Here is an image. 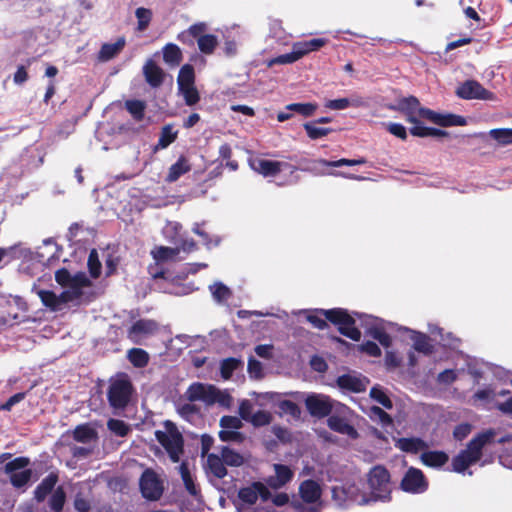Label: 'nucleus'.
I'll list each match as a JSON object with an SVG mask.
<instances>
[{"label": "nucleus", "instance_id": "nucleus-1", "mask_svg": "<svg viewBox=\"0 0 512 512\" xmlns=\"http://www.w3.org/2000/svg\"><path fill=\"white\" fill-rule=\"evenodd\" d=\"M392 109L403 113L406 120L413 124H419L420 119H426L440 126L464 125L465 120L461 116L452 114L442 115L420 105L419 100L414 96L403 97L397 100Z\"/></svg>", "mask_w": 512, "mask_h": 512}, {"label": "nucleus", "instance_id": "nucleus-2", "mask_svg": "<svg viewBox=\"0 0 512 512\" xmlns=\"http://www.w3.org/2000/svg\"><path fill=\"white\" fill-rule=\"evenodd\" d=\"M367 504L375 502H387L390 500L392 486L390 474L382 466H375L367 474V481L364 483Z\"/></svg>", "mask_w": 512, "mask_h": 512}, {"label": "nucleus", "instance_id": "nucleus-3", "mask_svg": "<svg viewBox=\"0 0 512 512\" xmlns=\"http://www.w3.org/2000/svg\"><path fill=\"white\" fill-rule=\"evenodd\" d=\"M496 432L493 429L486 430L475 436L452 461L453 469L456 472H464L469 466L480 460L482 449L490 444L495 438Z\"/></svg>", "mask_w": 512, "mask_h": 512}, {"label": "nucleus", "instance_id": "nucleus-4", "mask_svg": "<svg viewBox=\"0 0 512 512\" xmlns=\"http://www.w3.org/2000/svg\"><path fill=\"white\" fill-rule=\"evenodd\" d=\"M55 279L58 284L65 287V291L75 292L74 300L76 304H82L91 301L94 296L92 283L84 273L71 275L67 270L56 271Z\"/></svg>", "mask_w": 512, "mask_h": 512}, {"label": "nucleus", "instance_id": "nucleus-5", "mask_svg": "<svg viewBox=\"0 0 512 512\" xmlns=\"http://www.w3.org/2000/svg\"><path fill=\"white\" fill-rule=\"evenodd\" d=\"M364 482L346 481L332 487V501L339 508H348L353 504L368 505Z\"/></svg>", "mask_w": 512, "mask_h": 512}, {"label": "nucleus", "instance_id": "nucleus-6", "mask_svg": "<svg viewBox=\"0 0 512 512\" xmlns=\"http://www.w3.org/2000/svg\"><path fill=\"white\" fill-rule=\"evenodd\" d=\"M240 503L237 505L238 512H273L264 507H254L258 502H266L270 493L266 486L260 482L253 483L240 489L238 493Z\"/></svg>", "mask_w": 512, "mask_h": 512}, {"label": "nucleus", "instance_id": "nucleus-7", "mask_svg": "<svg viewBox=\"0 0 512 512\" xmlns=\"http://www.w3.org/2000/svg\"><path fill=\"white\" fill-rule=\"evenodd\" d=\"M354 413L344 404L337 403L335 412L327 419L328 427L350 439L358 438L359 434L353 424Z\"/></svg>", "mask_w": 512, "mask_h": 512}, {"label": "nucleus", "instance_id": "nucleus-8", "mask_svg": "<svg viewBox=\"0 0 512 512\" xmlns=\"http://www.w3.org/2000/svg\"><path fill=\"white\" fill-rule=\"evenodd\" d=\"M155 436L167 451L170 459L173 462H178L183 452V438L176 426L171 422H166L164 430H157Z\"/></svg>", "mask_w": 512, "mask_h": 512}, {"label": "nucleus", "instance_id": "nucleus-9", "mask_svg": "<svg viewBox=\"0 0 512 512\" xmlns=\"http://www.w3.org/2000/svg\"><path fill=\"white\" fill-rule=\"evenodd\" d=\"M132 393V385L126 375L111 379L108 390V399L113 408H124Z\"/></svg>", "mask_w": 512, "mask_h": 512}, {"label": "nucleus", "instance_id": "nucleus-10", "mask_svg": "<svg viewBox=\"0 0 512 512\" xmlns=\"http://www.w3.org/2000/svg\"><path fill=\"white\" fill-rule=\"evenodd\" d=\"M319 313L329 321L339 325V331L346 337L358 341L361 332L354 326L353 318L342 309L320 310Z\"/></svg>", "mask_w": 512, "mask_h": 512}, {"label": "nucleus", "instance_id": "nucleus-11", "mask_svg": "<svg viewBox=\"0 0 512 512\" xmlns=\"http://www.w3.org/2000/svg\"><path fill=\"white\" fill-rule=\"evenodd\" d=\"M301 499L311 504L309 508H301L299 512H320L323 505L321 502L322 490L318 482L314 480H305L299 486Z\"/></svg>", "mask_w": 512, "mask_h": 512}, {"label": "nucleus", "instance_id": "nucleus-12", "mask_svg": "<svg viewBox=\"0 0 512 512\" xmlns=\"http://www.w3.org/2000/svg\"><path fill=\"white\" fill-rule=\"evenodd\" d=\"M338 402L332 400L329 396L324 394L311 393L305 398V405L309 413L318 418L328 416L330 413L335 412V407Z\"/></svg>", "mask_w": 512, "mask_h": 512}, {"label": "nucleus", "instance_id": "nucleus-13", "mask_svg": "<svg viewBox=\"0 0 512 512\" xmlns=\"http://www.w3.org/2000/svg\"><path fill=\"white\" fill-rule=\"evenodd\" d=\"M29 460L24 457L16 458L5 465V472L9 474L14 487L20 488L27 484L32 476L30 469H25Z\"/></svg>", "mask_w": 512, "mask_h": 512}, {"label": "nucleus", "instance_id": "nucleus-14", "mask_svg": "<svg viewBox=\"0 0 512 512\" xmlns=\"http://www.w3.org/2000/svg\"><path fill=\"white\" fill-rule=\"evenodd\" d=\"M32 291L37 294L46 307L53 311L63 309L65 304L69 302L76 303L74 300L75 292L73 291H63L60 295H56L52 291L39 289L35 285L32 287Z\"/></svg>", "mask_w": 512, "mask_h": 512}, {"label": "nucleus", "instance_id": "nucleus-15", "mask_svg": "<svg viewBox=\"0 0 512 512\" xmlns=\"http://www.w3.org/2000/svg\"><path fill=\"white\" fill-rule=\"evenodd\" d=\"M140 489L144 498L157 500L164 490L163 481L154 471L147 469L140 478Z\"/></svg>", "mask_w": 512, "mask_h": 512}, {"label": "nucleus", "instance_id": "nucleus-16", "mask_svg": "<svg viewBox=\"0 0 512 512\" xmlns=\"http://www.w3.org/2000/svg\"><path fill=\"white\" fill-rule=\"evenodd\" d=\"M458 97L462 99H481L493 100L492 92L486 90L479 82L475 80H467L462 83L456 90Z\"/></svg>", "mask_w": 512, "mask_h": 512}, {"label": "nucleus", "instance_id": "nucleus-17", "mask_svg": "<svg viewBox=\"0 0 512 512\" xmlns=\"http://www.w3.org/2000/svg\"><path fill=\"white\" fill-rule=\"evenodd\" d=\"M158 324L154 320L141 319L136 321L128 331V337L134 343H141L144 339L156 333Z\"/></svg>", "mask_w": 512, "mask_h": 512}, {"label": "nucleus", "instance_id": "nucleus-18", "mask_svg": "<svg viewBox=\"0 0 512 512\" xmlns=\"http://www.w3.org/2000/svg\"><path fill=\"white\" fill-rule=\"evenodd\" d=\"M427 486L428 483L422 471L416 468H410L401 481L402 489L410 493H423Z\"/></svg>", "mask_w": 512, "mask_h": 512}, {"label": "nucleus", "instance_id": "nucleus-19", "mask_svg": "<svg viewBox=\"0 0 512 512\" xmlns=\"http://www.w3.org/2000/svg\"><path fill=\"white\" fill-rule=\"evenodd\" d=\"M215 391V386L203 384V383H193L190 385L185 392V397L188 401H202L206 405H213V394Z\"/></svg>", "mask_w": 512, "mask_h": 512}, {"label": "nucleus", "instance_id": "nucleus-20", "mask_svg": "<svg viewBox=\"0 0 512 512\" xmlns=\"http://www.w3.org/2000/svg\"><path fill=\"white\" fill-rule=\"evenodd\" d=\"M250 166L255 172L265 177H269L277 175L283 168H286L289 165L285 162L255 157L250 159Z\"/></svg>", "mask_w": 512, "mask_h": 512}, {"label": "nucleus", "instance_id": "nucleus-21", "mask_svg": "<svg viewBox=\"0 0 512 512\" xmlns=\"http://www.w3.org/2000/svg\"><path fill=\"white\" fill-rule=\"evenodd\" d=\"M274 474L269 476L267 484L274 489L281 488L288 483L293 477V471L290 467L282 464L273 465Z\"/></svg>", "mask_w": 512, "mask_h": 512}, {"label": "nucleus", "instance_id": "nucleus-22", "mask_svg": "<svg viewBox=\"0 0 512 512\" xmlns=\"http://www.w3.org/2000/svg\"><path fill=\"white\" fill-rule=\"evenodd\" d=\"M368 379L357 375H343L337 379V384L342 389L359 393L364 391L368 386Z\"/></svg>", "mask_w": 512, "mask_h": 512}, {"label": "nucleus", "instance_id": "nucleus-23", "mask_svg": "<svg viewBox=\"0 0 512 512\" xmlns=\"http://www.w3.org/2000/svg\"><path fill=\"white\" fill-rule=\"evenodd\" d=\"M143 73L147 83L152 87H158L162 84L164 79L163 70L151 59L147 60Z\"/></svg>", "mask_w": 512, "mask_h": 512}, {"label": "nucleus", "instance_id": "nucleus-24", "mask_svg": "<svg viewBox=\"0 0 512 512\" xmlns=\"http://www.w3.org/2000/svg\"><path fill=\"white\" fill-rule=\"evenodd\" d=\"M364 104L361 97L352 96L347 98H339L334 100H328L325 103V107L331 110H344L349 107H360Z\"/></svg>", "mask_w": 512, "mask_h": 512}, {"label": "nucleus", "instance_id": "nucleus-25", "mask_svg": "<svg viewBox=\"0 0 512 512\" xmlns=\"http://www.w3.org/2000/svg\"><path fill=\"white\" fill-rule=\"evenodd\" d=\"M395 446L408 453H417L427 448L426 443L420 438H399L396 440Z\"/></svg>", "mask_w": 512, "mask_h": 512}, {"label": "nucleus", "instance_id": "nucleus-26", "mask_svg": "<svg viewBox=\"0 0 512 512\" xmlns=\"http://www.w3.org/2000/svg\"><path fill=\"white\" fill-rule=\"evenodd\" d=\"M207 468L210 474L218 479H222L227 475L225 463L220 456L209 454L207 456Z\"/></svg>", "mask_w": 512, "mask_h": 512}, {"label": "nucleus", "instance_id": "nucleus-27", "mask_svg": "<svg viewBox=\"0 0 512 512\" xmlns=\"http://www.w3.org/2000/svg\"><path fill=\"white\" fill-rule=\"evenodd\" d=\"M191 169V166L188 162V160L181 156L175 164H173L169 168V172L166 177L167 182H175L178 180L183 174L189 172Z\"/></svg>", "mask_w": 512, "mask_h": 512}, {"label": "nucleus", "instance_id": "nucleus-28", "mask_svg": "<svg viewBox=\"0 0 512 512\" xmlns=\"http://www.w3.org/2000/svg\"><path fill=\"white\" fill-rule=\"evenodd\" d=\"M125 46V39L119 38L115 43L103 44L99 52V59L108 61L119 54Z\"/></svg>", "mask_w": 512, "mask_h": 512}, {"label": "nucleus", "instance_id": "nucleus-29", "mask_svg": "<svg viewBox=\"0 0 512 512\" xmlns=\"http://www.w3.org/2000/svg\"><path fill=\"white\" fill-rule=\"evenodd\" d=\"M57 480L58 478L54 474H50L44 478L35 490V498L38 501H43L45 497L53 490Z\"/></svg>", "mask_w": 512, "mask_h": 512}, {"label": "nucleus", "instance_id": "nucleus-30", "mask_svg": "<svg viewBox=\"0 0 512 512\" xmlns=\"http://www.w3.org/2000/svg\"><path fill=\"white\" fill-rule=\"evenodd\" d=\"M421 460L427 466L438 468L448 461V456L443 452L430 451L422 453Z\"/></svg>", "mask_w": 512, "mask_h": 512}, {"label": "nucleus", "instance_id": "nucleus-31", "mask_svg": "<svg viewBox=\"0 0 512 512\" xmlns=\"http://www.w3.org/2000/svg\"><path fill=\"white\" fill-rule=\"evenodd\" d=\"M177 138V131L173 130L172 125H165L160 133L158 143L154 147V151L167 148Z\"/></svg>", "mask_w": 512, "mask_h": 512}, {"label": "nucleus", "instance_id": "nucleus-32", "mask_svg": "<svg viewBox=\"0 0 512 512\" xmlns=\"http://www.w3.org/2000/svg\"><path fill=\"white\" fill-rule=\"evenodd\" d=\"M163 59L167 64L178 65L182 60V53L180 48L172 43L167 44L163 48Z\"/></svg>", "mask_w": 512, "mask_h": 512}, {"label": "nucleus", "instance_id": "nucleus-33", "mask_svg": "<svg viewBox=\"0 0 512 512\" xmlns=\"http://www.w3.org/2000/svg\"><path fill=\"white\" fill-rule=\"evenodd\" d=\"M327 43V40L317 38L309 41H301L295 43V48L301 52V58L311 51H316L323 47Z\"/></svg>", "mask_w": 512, "mask_h": 512}, {"label": "nucleus", "instance_id": "nucleus-34", "mask_svg": "<svg viewBox=\"0 0 512 512\" xmlns=\"http://www.w3.org/2000/svg\"><path fill=\"white\" fill-rule=\"evenodd\" d=\"M410 133L417 137H427V136L445 137L447 135V132L444 130L437 129V128L425 127V126H422L420 123L413 126L410 129Z\"/></svg>", "mask_w": 512, "mask_h": 512}, {"label": "nucleus", "instance_id": "nucleus-35", "mask_svg": "<svg viewBox=\"0 0 512 512\" xmlns=\"http://www.w3.org/2000/svg\"><path fill=\"white\" fill-rule=\"evenodd\" d=\"M128 359L135 367H145L149 361V354L140 348H132L128 351Z\"/></svg>", "mask_w": 512, "mask_h": 512}, {"label": "nucleus", "instance_id": "nucleus-36", "mask_svg": "<svg viewBox=\"0 0 512 512\" xmlns=\"http://www.w3.org/2000/svg\"><path fill=\"white\" fill-rule=\"evenodd\" d=\"M220 457L228 466L239 467L244 463V457L228 447L222 449Z\"/></svg>", "mask_w": 512, "mask_h": 512}, {"label": "nucleus", "instance_id": "nucleus-37", "mask_svg": "<svg viewBox=\"0 0 512 512\" xmlns=\"http://www.w3.org/2000/svg\"><path fill=\"white\" fill-rule=\"evenodd\" d=\"M243 362L237 358H227L221 362L220 371L224 379H229L234 371L242 367Z\"/></svg>", "mask_w": 512, "mask_h": 512}, {"label": "nucleus", "instance_id": "nucleus-38", "mask_svg": "<svg viewBox=\"0 0 512 512\" xmlns=\"http://www.w3.org/2000/svg\"><path fill=\"white\" fill-rule=\"evenodd\" d=\"M179 253L178 248H170V247H156L151 251V254L155 261L164 262L173 259Z\"/></svg>", "mask_w": 512, "mask_h": 512}, {"label": "nucleus", "instance_id": "nucleus-39", "mask_svg": "<svg viewBox=\"0 0 512 512\" xmlns=\"http://www.w3.org/2000/svg\"><path fill=\"white\" fill-rule=\"evenodd\" d=\"M178 88L195 84L194 69L191 65H184L178 74L177 78Z\"/></svg>", "mask_w": 512, "mask_h": 512}, {"label": "nucleus", "instance_id": "nucleus-40", "mask_svg": "<svg viewBox=\"0 0 512 512\" xmlns=\"http://www.w3.org/2000/svg\"><path fill=\"white\" fill-rule=\"evenodd\" d=\"M301 58V52L295 48V43L292 46V51L287 54L280 55L275 57L268 62V66L271 67L276 64H291L296 62Z\"/></svg>", "mask_w": 512, "mask_h": 512}, {"label": "nucleus", "instance_id": "nucleus-41", "mask_svg": "<svg viewBox=\"0 0 512 512\" xmlns=\"http://www.w3.org/2000/svg\"><path fill=\"white\" fill-rule=\"evenodd\" d=\"M197 44L202 53L211 54L218 45V39L212 34H206L199 37Z\"/></svg>", "mask_w": 512, "mask_h": 512}, {"label": "nucleus", "instance_id": "nucleus-42", "mask_svg": "<svg viewBox=\"0 0 512 512\" xmlns=\"http://www.w3.org/2000/svg\"><path fill=\"white\" fill-rule=\"evenodd\" d=\"M75 440L83 443H89L96 439V432L88 425H80L74 430Z\"/></svg>", "mask_w": 512, "mask_h": 512}, {"label": "nucleus", "instance_id": "nucleus-43", "mask_svg": "<svg viewBox=\"0 0 512 512\" xmlns=\"http://www.w3.org/2000/svg\"><path fill=\"white\" fill-rule=\"evenodd\" d=\"M210 291L213 298L219 303L227 301L231 296L230 289L221 282H215L211 285Z\"/></svg>", "mask_w": 512, "mask_h": 512}, {"label": "nucleus", "instance_id": "nucleus-44", "mask_svg": "<svg viewBox=\"0 0 512 512\" xmlns=\"http://www.w3.org/2000/svg\"><path fill=\"white\" fill-rule=\"evenodd\" d=\"M125 107L134 119L140 121L144 117L146 104L140 100H128L125 102Z\"/></svg>", "mask_w": 512, "mask_h": 512}, {"label": "nucleus", "instance_id": "nucleus-45", "mask_svg": "<svg viewBox=\"0 0 512 512\" xmlns=\"http://www.w3.org/2000/svg\"><path fill=\"white\" fill-rule=\"evenodd\" d=\"M180 94L184 97L185 103L188 106L195 105L199 100L200 96L195 84L178 88Z\"/></svg>", "mask_w": 512, "mask_h": 512}, {"label": "nucleus", "instance_id": "nucleus-46", "mask_svg": "<svg viewBox=\"0 0 512 512\" xmlns=\"http://www.w3.org/2000/svg\"><path fill=\"white\" fill-rule=\"evenodd\" d=\"M412 339L414 341L413 346L415 350L425 354L431 353L432 345L428 336L421 333H414Z\"/></svg>", "mask_w": 512, "mask_h": 512}, {"label": "nucleus", "instance_id": "nucleus-47", "mask_svg": "<svg viewBox=\"0 0 512 512\" xmlns=\"http://www.w3.org/2000/svg\"><path fill=\"white\" fill-rule=\"evenodd\" d=\"M370 396L375 402L381 404L386 409H391L393 407L392 401L381 387H373L370 390Z\"/></svg>", "mask_w": 512, "mask_h": 512}, {"label": "nucleus", "instance_id": "nucleus-48", "mask_svg": "<svg viewBox=\"0 0 512 512\" xmlns=\"http://www.w3.org/2000/svg\"><path fill=\"white\" fill-rule=\"evenodd\" d=\"M489 134L501 145L512 144V129H492Z\"/></svg>", "mask_w": 512, "mask_h": 512}, {"label": "nucleus", "instance_id": "nucleus-49", "mask_svg": "<svg viewBox=\"0 0 512 512\" xmlns=\"http://www.w3.org/2000/svg\"><path fill=\"white\" fill-rule=\"evenodd\" d=\"M135 16L138 20L137 29L139 31H144L149 26L152 19L151 10L144 7L137 8L135 11Z\"/></svg>", "mask_w": 512, "mask_h": 512}, {"label": "nucleus", "instance_id": "nucleus-50", "mask_svg": "<svg viewBox=\"0 0 512 512\" xmlns=\"http://www.w3.org/2000/svg\"><path fill=\"white\" fill-rule=\"evenodd\" d=\"M287 110L295 111L303 116H311L317 109V105L313 103H293L286 106Z\"/></svg>", "mask_w": 512, "mask_h": 512}, {"label": "nucleus", "instance_id": "nucleus-51", "mask_svg": "<svg viewBox=\"0 0 512 512\" xmlns=\"http://www.w3.org/2000/svg\"><path fill=\"white\" fill-rule=\"evenodd\" d=\"M181 478L184 482L186 490L193 496L197 494L196 485L190 475L189 469L185 463H182L179 467Z\"/></svg>", "mask_w": 512, "mask_h": 512}, {"label": "nucleus", "instance_id": "nucleus-52", "mask_svg": "<svg viewBox=\"0 0 512 512\" xmlns=\"http://www.w3.org/2000/svg\"><path fill=\"white\" fill-rule=\"evenodd\" d=\"M304 129L306 130L308 136L313 140L325 137L332 131L330 128L318 127L313 122L305 123Z\"/></svg>", "mask_w": 512, "mask_h": 512}, {"label": "nucleus", "instance_id": "nucleus-53", "mask_svg": "<svg viewBox=\"0 0 512 512\" xmlns=\"http://www.w3.org/2000/svg\"><path fill=\"white\" fill-rule=\"evenodd\" d=\"M178 413L186 420H191L198 412V407L192 402L179 403L177 406Z\"/></svg>", "mask_w": 512, "mask_h": 512}, {"label": "nucleus", "instance_id": "nucleus-54", "mask_svg": "<svg viewBox=\"0 0 512 512\" xmlns=\"http://www.w3.org/2000/svg\"><path fill=\"white\" fill-rule=\"evenodd\" d=\"M108 428L117 436L124 437L126 436L130 428L129 426L122 420L118 419H110L107 423Z\"/></svg>", "mask_w": 512, "mask_h": 512}, {"label": "nucleus", "instance_id": "nucleus-55", "mask_svg": "<svg viewBox=\"0 0 512 512\" xmlns=\"http://www.w3.org/2000/svg\"><path fill=\"white\" fill-rule=\"evenodd\" d=\"M88 268L92 277L97 278L100 275L101 263L99 261L98 253L93 249L88 257Z\"/></svg>", "mask_w": 512, "mask_h": 512}, {"label": "nucleus", "instance_id": "nucleus-56", "mask_svg": "<svg viewBox=\"0 0 512 512\" xmlns=\"http://www.w3.org/2000/svg\"><path fill=\"white\" fill-rule=\"evenodd\" d=\"M319 163H321L324 166L329 167H340V166H354V165H360L366 163V160L363 158L360 159H340L337 161H327V160H320Z\"/></svg>", "mask_w": 512, "mask_h": 512}, {"label": "nucleus", "instance_id": "nucleus-57", "mask_svg": "<svg viewBox=\"0 0 512 512\" xmlns=\"http://www.w3.org/2000/svg\"><path fill=\"white\" fill-rule=\"evenodd\" d=\"M219 438L223 442H237L243 441L244 436L238 430L222 429L219 432Z\"/></svg>", "mask_w": 512, "mask_h": 512}, {"label": "nucleus", "instance_id": "nucleus-58", "mask_svg": "<svg viewBox=\"0 0 512 512\" xmlns=\"http://www.w3.org/2000/svg\"><path fill=\"white\" fill-rule=\"evenodd\" d=\"M219 424L222 429L230 430H239L243 426L241 418L236 416H223Z\"/></svg>", "mask_w": 512, "mask_h": 512}, {"label": "nucleus", "instance_id": "nucleus-59", "mask_svg": "<svg viewBox=\"0 0 512 512\" xmlns=\"http://www.w3.org/2000/svg\"><path fill=\"white\" fill-rule=\"evenodd\" d=\"M64 502L65 493L63 489L59 487L52 494V497L50 499V506L54 511L60 512L63 508Z\"/></svg>", "mask_w": 512, "mask_h": 512}, {"label": "nucleus", "instance_id": "nucleus-60", "mask_svg": "<svg viewBox=\"0 0 512 512\" xmlns=\"http://www.w3.org/2000/svg\"><path fill=\"white\" fill-rule=\"evenodd\" d=\"M232 397L226 391L219 390L215 387L213 394V404L218 403L220 406L229 408L232 405Z\"/></svg>", "mask_w": 512, "mask_h": 512}, {"label": "nucleus", "instance_id": "nucleus-61", "mask_svg": "<svg viewBox=\"0 0 512 512\" xmlns=\"http://www.w3.org/2000/svg\"><path fill=\"white\" fill-rule=\"evenodd\" d=\"M272 420V415L264 410L257 411L253 414L252 418L250 419V423H252L254 426H264L268 425Z\"/></svg>", "mask_w": 512, "mask_h": 512}, {"label": "nucleus", "instance_id": "nucleus-62", "mask_svg": "<svg viewBox=\"0 0 512 512\" xmlns=\"http://www.w3.org/2000/svg\"><path fill=\"white\" fill-rule=\"evenodd\" d=\"M248 373L251 378L260 379L263 377V367L262 364L255 360L254 358H250L248 361Z\"/></svg>", "mask_w": 512, "mask_h": 512}, {"label": "nucleus", "instance_id": "nucleus-63", "mask_svg": "<svg viewBox=\"0 0 512 512\" xmlns=\"http://www.w3.org/2000/svg\"><path fill=\"white\" fill-rule=\"evenodd\" d=\"M370 335L378 340L380 344L384 347H389L391 345V337L380 328H373L370 330Z\"/></svg>", "mask_w": 512, "mask_h": 512}, {"label": "nucleus", "instance_id": "nucleus-64", "mask_svg": "<svg viewBox=\"0 0 512 512\" xmlns=\"http://www.w3.org/2000/svg\"><path fill=\"white\" fill-rule=\"evenodd\" d=\"M253 414L252 403L249 400H242L239 405V415L241 420L249 422Z\"/></svg>", "mask_w": 512, "mask_h": 512}]
</instances>
